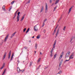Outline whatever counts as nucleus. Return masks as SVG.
Returning <instances> with one entry per match:
<instances>
[{"label": "nucleus", "instance_id": "obj_1", "mask_svg": "<svg viewBox=\"0 0 75 75\" xmlns=\"http://www.w3.org/2000/svg\"><path fill=\"white\" fill-rule=\"evenodd\" d=\"M56 42H57V40H55L54 42V43L53 45V48H52L51 50L54 51V48H55V45H56Z\"/></svg>", "mask_w": 75, "mask_h": 75}, {"label": "nucleus", "instance_id": "obj_2", "mask_svg": "<svg viewBox=\"0 0 75 75\" xmlns=\"http://www.w3.org/2000/svg\"><path fill=\"white\" fill-rule=\"evenodd\" d=\"M20 12H18V15L17 16V22H18L20 20V19H19V18L20 17Z\"/></svg>", "mask_w": 75, "mask_h": 75}, {"label": "nucleus", "instance_id": "obj_3", "mask_svg": "<svg viewBox=\"0 0 75 75\" xmlns=\"http://www.w3.org/2000/svg\"><path fill=\"white\" fill-rule=\"evenodd\" d=\"M48 11V5L47 3H45V13H47Z\"/></svg>", "mask_w": 75, "mask_h": 75}, {"label": "nucleus", "instance_id": "obj_4", "mask_svg": "<svg viewBox=\"0 0 75 75\" xmlns=\"http://www.w3.org/2000/svg\"><path fill=\"white\" fill-rule=\"evenodd\" d=\"M37 25H38V24L35 25L34 27V31H38V28H37Z\"/></svg>", "mask_w": 75, "mask_h": 75}, {"label": "nucleus", "instance_id": "obj_5", "mask_svg": "<svg viewBox=\"0 0 75 75\" xmlns=\"http://www.w3.org/2000/svg\"><path fill=\"white\" fill-rule=\"evenodd\" d=\"M70 53H71V52L70 51H69L67 53L66 56H65V58H66V57H68L69 56V54H70Z\"/></svg>", "mask_w": 75, "mask_h": 75}, {"label": "nucleus", "instance_id": "obj_6", "mask_svg": "<svg viewBox=\"0 0 75 75\" xmlns=\"http://www.w3.org/2000/svg\"><path fill=\"white\" fill-rule=\"evenodd\" d=\"M11 51L10 50L8 54V59H10V57H11Z\"/></svg>", "mask_w": 75, "mask_h": 75}, {"label": "nucleus", "instance_id": "obj_7", "mask_svg": "<svg viewBox=\"0 0 75 75\" xmlns=\"http://www.w3.org/2000/svg\"><path fill=\"white\" fill-rule=\"evenodd\" d=\"M9 35H8H8H7L5 38L4 39V41H5V42H6V41H7V38H8Z\"/></svg>", "mask_w": 75, "mask_h": 75}, {"label": "nucleus", "instance_id": "obj_8", "mask_svg": "<svg viewBox=\"0 0 75 75\" xmlns=\"http://www.w3.org/2000/svg\"><path fill=\"white\" fill-rule=\"evenodd\" d=\"M43 10H44V6H42L41 7V8L40 10V13L42 12Z\"/></svg>", "mask_w": 75, "mask_h": 75}, {"label": "nucleus", "instance_id": "obj_9", "mask_svg": "<svg viewBox=\"0 0 75 75\" xmlns=\"http://www.w3.org/2000/svg\"><path fill=\"white\" fill-rule=\"evenodd\" d=\"M58 33H59V29H58L57 31V33L56 34V36L55 37V38H56L57 37V35L58 34Z\"/></svg>", "mask_w": 75, "mask_h": 75}, {"label": "nucleus", "instance_id": "obj_10", "mask_svg": "<svg viewBox=\"0 0 75 75\" xmlns=\"http://www.w3.org/2000/svg\"><path fill=\"white\" fill-rule=\"evenodd\" d=\"M16 32H15V33H13L11 35V38H13V37L14 36V35H15V34H16Z\"/></svg>", "mask_w": 75, "mask_h": 75}, {"label": "nucleus", "instance_id": "obj_11", "mask_svg": "<svg viewBox=\"0 0 75 75\" xmlns=\"http://www.w3.org/2000/svg\"><path fill=\"white\" fill-rule=\"evenodd\" d=\"M6 54H7V53L5 52L4 53V55L3 57V59H5V58H6Z\"/></svg>", "mask_w": 75, "mask_h": 75}, {"label": "nucleus", "instance_id": "obj_12", "mask_svg": "<svg viewBox=\"0 0 75 75\" xmlns=\"http://www.w3.org/2000/svg\"><path fill=\"white\" fill-rule=\"evenodd\" d=\"M5 63H4L2 67L0 68V69H3V68L4 67V66H5Z\"/></svg>", "mask_w": 75, "mask_h": 75}, {"label": "nucleus", "instance_id": "obj_13", "mask_svg": "<svg viewBox=\"0 0 75 75\" xmlns=\"http://www.w3.org/2000/svg\"><path fill=\"white\" fill-rule=\"evenodd\" d=\"M17 71L18 73L20 72L21 71V70H20V68H19V67L17 68Z\"/></svg>", "mask_w": 75, "mask_h": 75}, {"label": "nucleus", "instance_id": "obj_14", "mask_svg": "<svg viewBox=\"0 0 75 75\" xmlns=\"http://www.w3.org/2000/svg\"><path fill=\"white\" fill-rule=\"evenodd\" d=\"M13 56H14V53H13L12 56H11L10 61H11L12 59H13Z\"/></svg>", "mask_w": 75, "mask_h": 75}, {"label": "nucleus", "instance_id": "obj_15", "mask_svg": "<svg viewBox=\"0 0 75 75\" xmlns=\"http://www.w3.org/2000/svg\"><path fill=\"white\" fill-rule=\"evenodd\" d=\"M25 15H23L22 16V17L21 18V21L22 20H24V16H25Z\"/></svg>", "mask_w": 75, "mask_h": 75}, {"label": "nucleus", "instance_id": "obj_16", "mask_svg": "<svg viewBox=\"0 0 75 75\" xmlns=\"http://www.w3.org/2000/svg\"><path fill=\"white\" fill-rule=\"evenodd\" d=\"M59 0H56L55 3H54L55 4H57L58 3H59Z\"/></svg>", "mask_w": 75, "mask_h": 75}, {"label": "nucleus", "instance_id": "obj_17", "mask_svg": "<svg viewBox=\"0 0 75 75\" xmlns=\"http://www.w3.org/2000/svg\"><path fill=\"white\" fill-rule=\"evenodd\" d=\"M72 7H71L69 9L68 14H69V13H70V12H71V9H72Z\"/></svg>", "mask_w": 75, "mask_h": 75}, {"label": "nucleus", "instance_id": "obj_18", "mask_svg": "<svg viewBox=\"0 0 75 75\" xmlns=\"http://www.w3.org/2000/svg\"><path fill=\"white\" fill-rule=\"evenodd\" d=\"M62 55H61L60 56V57H59V61H60V60H61V58H62Z\"/></svg>", "mask_w": 75, "mask_h": 75}, {"label": "nucleus", "instance_id": "obj_19", "mask_svg": "<svg viewBox=\"0 0 75 75\" xmlns=\"http://www.w3.org/2000/svg\"><path fill=\"white\" fill-rule=\"evenodd\" d=\"M40 38V35H38L37 36V39H39Z\"/></svg>", "mask_w": 75, "mask_h": 75}, {"label": "nucleus", "instance_id": "obj_20", "mask_svg": "<svg viewBox=\"0 0 75 75\" xmlns=\"http://www.w3.org/2000/svg\"><path fill=\"white\" fill-rule=\"evenodd\" d=\"M62 71H61V70H60L59 72H58V73H57V74H61V73H62Z\"/></svg>", "mask_w": 75, "mask_h": 75}, {"label": "nucleus", "instance_id": "obj_21", "mask_svg": "<svg viewBox=\"0 0 75 75\" xmlns=\"http://www.w3.org/2000/svg\"><path fill=\"white\" fill-rule=\"evenodd\" d=\"M16 16H17V14H14V16L13 17V19H14V18H16Z\"/></svg>", "mask_w": 75, "mask_h": 75}, {"label": "nucleus", "instance_id": "obj_22", "mask_svg": "<svg viewBox=\"0 0 75 75\" xmlns=\"http://www.w3.org/2000/svg\"><path fill=\"white\" fill-rule=\"evenodd\" d=\"M37 46H38L37 44L36 43L35 45V49H37Z\"/></svg>", "mask_w": 75, "mask_h": 75}, {"label": "nucleus", "instance_id": "obj_23", "mask_svg": "<svg viewBox=\"0 0 75 75\" xmlns=\"http://www.w3.org/2000/svg\"><path fill=\"white\" fill-rule=\"evenodd\" d=\"M2 9L3 10H5V6H3L2 7Z\"/></svg>", "mask_w": 75, "mask_h": 75}, {"label": "nucleus", "instance_id": "obj_24", "mask_svg": "<svg viewBox=\"0 0 75 75\" xmlns=\"http://www.w3.org/2000/svg\"><path fill=\"white\" fill-rule=\"evenodd\" d=\"M29 30H30V28H29L26 31V33H28Z\"/></svg>", "mask_w": 75, "mask_h": 75}, {"label": "nucleus", "instance_id": "obj_25", "mask_svg": "<svg viewBox=\"0 0 75 75\" xmlns=\"http://www.w3.org/2000/svg\"><path fill=\"white\" fill-rule=\"evenodd\" d=\"M44 25H45V23L44 22H43V23L42 25V27H44Z\"/></svg>", "mask_w": 75, "mask_h": 75}, {"label": "nucleus", "instance_id": "obj_26", "mask_svg": "<svg viewBox=\"0 0 75 75\" xmlns=\"http://www.w3.org/2000/svg\"><path fill=\"white\" fill-rule=\"evenodd\" d=\"M62 62H60L59 64V67H61V65L62 64Z\"/></svg>", "mask_w": 75, "mask_h": 75}, {"label": "nucleus", "instance_id": "obj_27", "mask_svg": "<svg viewBox=\"0 0 75 75\" xmlns=\"http://www.w3.org/2000/svg\"><path fill=\"white\" fill-rule=\"evenodd\" d=\"M32 65H33V62H30V65L29 66L30 67H31Z\"/></svg>", "mask_w": 75, "mask_h": 75}, {"label": "nucleus", "instance_id": "obj_28", "mask_svg": "<svg viewBox=\"0 0 75 75\" xmlns=\"http://www.w3.org/2000/svg\"><path fill=\"white\" fill-rule=\"evenodd\" d=\"M57 6H56L54 8V11H55V10H56V8H57Z\"/></svg>", "mask_w": 75, "mask_h": 75}, {"label": "nucleus", "instance_id": "obj_29", "mask_svg": "<svg viewBox=\"0 0 75 75\" xmlns=\"http://www.w3.org/2000/svg\"><path fill=\"white\" fill-rule=\"evenodd\" d=\"M6 69H5L4 71V72H3V73L2 74H5V72H6Z\"/></svg>", "mask_w": 75, "mask_h": 75}, {"label": "nucleus", "instance_id": "obj_30", "mask_svg": "<svg viewBox=\"0 0 75 75\" xmlns=\"http://www.w3.org/2000/svg\"><path fill=\"white\" fill-rule=\"evenodd\" d=\"M12 8V6H10V8H9V11H10L11 10V9Z\"/></svg>", "mask_w": 75, "mask_h": 75}, {"label": "nucleus", "instance_id": "obj_31", "mask_svg": "<svg viewBox=\"0 0 75 75\" xmlns=\"http://www.w3.org/2000/svg\"><path fill=\"white\" fill-rule=\"evenodd\" d=\"M57 54H55L54 56V58H56V56L57 55Z\"/></svg>", "mask_w": 75, "mask_h": 75}, {"label": "nucleus", "instance_id": "obj_32", "mask_svg": "<svg viewBox=\"0 0 75 75\" xmlns=\"http://www.w3.org/2000/svg\"><path fill=\"white\" fill-rule=\"evenodd\" d=\"M27 28H25L23 30V32L24 33L25 31V30H26Z\"/></svg>", "mask_w": 75, "mask_h": 75}, {"label": "nucleus", "instance_id": "obj_33", "mask_svg": "<svg viewBox=\"0 0 75 75\" xmlns=\"http://www.w3.org/2000/svg\"><path fill=\"white\" fill-rule=\"evenodd\" d=\"M24 69L22 70H21V71L22 73H23L24 72Z\"/></svg>", "mask_w": 75, "mask_h": 75}, {"label": "nucleus", "instance_id": "obj_34", "mask_svg": "<svg viewBox=\"0 0 75 75\" xmlns=\"http://www.w3.org/2000/svg\"><path fill=\"white\" fill-rule=\"evenodd\" d=\"M40 60H41V58H39L38 60V62H40Z\"/></svg>", "mask_w": 75, "mask_h": 75}, {"label": "nucleus", "instance_id": "obj_35", "mask_svg": "<svg viewBox=\"0 0 75 75\" xmlns=\"http://www.w3.org/2000/svg\"><path fill=\"white\" fill-rule=\"evenodd\" d=\"M30 3V1L29 0L27 2L26 4H28V3Z\"/></svg>", "mask_w": 75, "mask_h": 75}, {"label": "nucleus", "instance_id": "obj_36", "mask_svg": "<svg viewBox=\"0 0 75 75\" xmlns=\"http://www.w3.org/2000/svg\"><path fill=\"white\" fill-rule=\"evenodd\" d=\"M69 60H66L64 62V63H65V62H67V61H69Z\"/></svg>", "mask_w": 75, "mask_h": 75}, {"label": "nucleus", "instance_id": "obj_37", "mask_svg": "<svg viewBox=\"0 0 75 75\" xmlns=\"http://www.w3.org/2000/svg\"><path fill=\"white\" fill-rule=\"evenodd\" d=\"M58 25H57V26H56V28H55V30H57V28H58Z\"/></svg>", "mask_w": 75, "mask_h": 75}, {"label": "nucleus", "instance_id": "obj_38", "mask_svg": "<svg viewBox=\"0 0 75 75\" xmlns=\"http://www.w3.org/2000/svg\"><path fill=\"white\" fill-rule=\"evenodd\" d=\"M65 28H66V26H65L64 27V28L63 29V30L64 31H65Z\"/></svg>", "mask_w": 75, "mask_h": 75}, {"label": "nucleus", "instance_id": "obj_39", "mask_svg": "<svg viewBox=\"0 0 75 75\" xmlns=\"http://www.w3.org/2000/svg\"><path fill=\"white\" fill-rule=\"evenodd\" d=\"M47 21V19H45V20L44 21V23H45V21Z\"/></svg>", "mask_w": 75, "mask_h": 75}, {"label": "nucleus", "instance_id": "obj_40", "mask_svg": "<svg viewBox=\"0 0 75 75\" xmlns=\"http://www.w3.org/2000/svg\"><path fill=\"white\" fill-rule=\"evenodd\" d=\"M74 55L72 54L71 55L70 57H74Z\"/></svg>", "mask_w": 75, "mask_h": 75}, {"label": "nucleus", "instance_id": "obj_41", "mask_svg": "<svg viewBox=\"0 0 75 75\" xmlns=\"http://www.w3.org/2000/svg\"><path fill=\"white\" fill-rule=\"evenodd\" d=\"M50 56L51 57H52V53H51V54H50Z\"/></svg>", "mask_w": 75, "mask_h": 75}, {"label": "nucleus", "instance_id": "obj_42", "mask_svg": "<svg viewBox=\"0 0 75 75\" xmlns=\"http://www.w3.org/2000/svg\"><path fill=\"white\" fill-rule=\"evenodd\" d=\"M14 3V1H13L11 2V4H13Z\"/></svg>", "mask_w": 75, "mask_h": 75}, {"label": "nucleus", "instance_id": "obj_43", "mask_svg": "<svg viewBox=\"0 0 75 75\" xmlns=\"http://www.w3.org/2000/svg\"><path fill=\"white\" fill-rule=\"evenodd\" d=\"M56 29H54V32H53L54 33H55V32H56Z\"/></svg>", "mask_w": 75, "mask_h": 75}, {"label": "nucleus", "instance_id": "obj_44", "mask_svg": "<svg viewBox=\"0 0 75 75\" xmlns=\"http://www.w3.org/2000/svg\"><path fill=\"white\" fill-rule=\"evenodd\" d=\"M72 40H73V38H71V40L70 41V42H71L72 41Z\"/></svg>", "mask_w": 75, "mask_h": 75}, {"label": "nucleus", "instance_id": "obj_45", "mask_svg": "<svg viewBox=\"0 0 75 75\" xmlns=\"http://www.w3.org/2000/svg\"><path fill=\"white\" fill-rule=\"evenodd\" d=\"M52 0H50V3H52Z\"/></svg>", "mask_w": 75, "mask_h": 75}, {"label": "nucleus", "instance_id": "obj_46", "mask_svg": "<svg viewBox=\"0 0 75 75\" xmlns=\"http://www.w3.org/2000/svg\"><path fill=\"white\" fill-rule=\"evenodd\" d=\"M62 18V16H61V17L59 18V20L58 21V22H59V21H60V20Z\"/></svg>", "mask_w": 75, "mask_h": 75}, {"label": "nucleus", "instance_id": "obj_47", "mask_svg": "<svg viewBox=\"0 0 75 75\" xmlns=\"http://www.w3.org/2000/svg\"><path fill=\"white\" fill-rule=\"evenodd\" d=\"M17 62H18V63L17 64V65H18V64H19V62H20V61H19V60H18L17 61Z\"/></svg>", "mask_w": 75, "mask_h": 75}, {"label": "nucleus", "instance_id": "obj_48", "mask_svg": "<svg viewBox=\"0 0 75 75\" xmlns=\"http://www.w3.org/2000/svg\"><path fill=\"white\" fill-rule=\"evenodd\" d=\"M40 67H41V65H40L38 67H39L38 68H37V69H39V68H40Z\"/></svg>", "mask_w": 75, "mask_h": 75}, {"label": "nucleus", "instance_id": "obj_49", "mask_svg": "<svg viewBox=\"0 0 75 75\" xmlns=\"http://www.w3.org/2000/svg\"><path fill=\"white\" fill-rule=\"evenodd\" d=\"M27 47H24V48H25V49H27Z\"/></svg>", "mask_w": 75, "mask_h": 75}, {"label": "nucleus", "instance_id": "obj_50", "mask_svg": "<svg viewBox=\"0 0 75 75\" xmlns=\"http://www.w3.org/2000/svg\"><path fill=\"white\" fill-rule=\"evenodd\" d=\"M52 50H51V51H50V53L51 54H52Z\"/></svg>", "mask_w": 75, "mask_h": 75}, {"label": "nucleus", "instance_id": "obj_51", "mask_svg": "<svg viewBox=\"0 0 75 75\" xmlns=\"http://www.w3.org/2000/svg\"><path fill=\"white\" fill-rule=\"evenodd\" d=\"M40 55H42V53H41V52H40Z\"/></svg>", "mask_w": 75, "mask_h": 75}, {"label": "nucleus", "instance_id": "obj_52", "mask_svg": "<svg viewBox=\"0 0 75 75\" xmlns=\"http://www.w3.org/2000/svg\"><path fill=\"white\" fill-rule=\"evenodd\" d=\"M3 44V42H2L0 44L1 45H2V44Z\"/></svg>", "mask_w": 75, "mask_h": 75}, {"label": "nucleus", "instance_id": "obj_53", "mask_svg": "<svg viewBox=\"0 0 75 75\" xmlns=\"http://www.w3.org/2000/svg\"><path fill=\"white\" fill-rule=\"evenodd\" d=\"M45 31H46L45 30H44L43 31V32H44V33H45Z\"/></svg>", "mask_w": 75, "mask_h": 75}, {"label": "nucleus", "instance_id": "obj_54", "mask_svg": "<svg viewBox=\"0 0 75 75\" xmlns=\"http://www.w3.org/2000/svg\"><path fill=\"white\" fill-rule=\"evenodd\" d=\"M54 4L53 3L51 5V6H54Z\"/></svg>", "mask_w": 75, "mask_h": 75}, {"label": "nucleus", "instance_id": "obj_55", "mask_svg": "<svg viewBox=\"0 0 75 75\" xmlns=\"http://www.w3.org/2000/svg\"><path fill=\"white\" fill-rule=\"evenodd\" d=\"M17 12H16L14 14H17Z\"/></svg>", "mask_w": 75, "mask_h": 75}, {"label": "nucleus", "instance_id": "obj_56", "mask_svg": "<svg viewBox=\"0 0 75 75\" xmlns=\"http://www.w3.org/2000/svg\"><path fill=\"white\" fill-rule=\"evenodd\" d=\"M62 55H63L64 54V52H62Z\"/></svg>", "mask_w": 75, "mask_h": 75}, {"label": "nucleus", "instance_id": "obj_57", "mask_svg": "<svg viewBox=\"0 0 75 75\" xmlns=\"http://www.w3.org/2000/svg\"><path fill=\"white\" fill-rule=\"evenodd\" d=\"M18 11V10H17V11H16V12L17 13Z\"/></svg>", "mask_w": 75, "mask_h": 75}, {"label": "nucleus", "instance_id": "obj_58", "mask_svg": "<svg viewBox=\"0 0 75 75\" xmlns=\"http://www.w3.org/2000/svg\"><path fill=\"white\" fill-rule=\"evenodd\" d=\"M61 61L62 62V61H63V59H62L61 60Z\"/></svg>", "mask_w": 75, "mask_h": 75}, {"label": "nucleus", "instance_id": "obj_59", "mask_svg": "<svg viewBox=\"0 0 75 75\" xmlns=\"http://www.w3.org/2000/svg\"><path fill=\"white\" fill-rule=\"evenodd\" d=\"M71 57H69V60H70V59H71Z\"/></svg>", "mask_w": 75, "mask_h": 75}, {"label": "nucleus", "instance_id": "obj_60", "mask_svg": "<svg viewBox=\"0 0 75 75\" xmlns=\"http://www.w3.org/2000/svg\"><path fill=\"white\" fill-rule=\"evenodd\" d=\"M34 38V36H33V37H32V38Z\"/></svg>", "mask_w": 75, "mask_h": 75}, {"label": "nucleus", "instance_id": "obj_61", "mask_svg": "<svg viewBox=\"0 0 75 75\" xmlns=\"http://www.w3.org/2000/svg\"><path fill=\"white\" fill-rule=\"evenodd\" d=\"M47 67H46L45 68V69H47Z\"/></svg>", "mask_w": 75, "mask_h": 75}, {"label": "nucleus", "instance_id": "obj_62", "mask_svg": "<svg viewBox=\"0 0 75 75\" xmlns=\"http://www.w3.org/2000/svg\"><path fill=\"white\" fill-rule=\"evenodd\" d=\"M29 42H31V41H30V40H29Z\"/></svg>", "mask_w": 75, "mask_h": 75}, {"label": "nucleus", "instance_id": "obj_63", "mask_svg": "<svg viewBox=\"0 0 75 75\" xmlns=\"http://www.w3.org/2000/svg\"><path fill=\"white\" fill-rule=\"evenodd\" d=\"M35 53H36V51H35Z\"/></svg>", "mask_w": 75, "mask_h": 75}, {"label": "nucleus", "instance_id": "obj_64", "mask_svg": "<svg viewBox=\"0 0 75 75\" xmlns=\"http://www.w3.org/2000/svg\"><path fill=\"white\" fill-rule=\"evenodd\" d=\"M2 75H4V74H3L2 73Z\"/></svg>", "mask_w": 75, "mask_h": 75}]
</instances>
